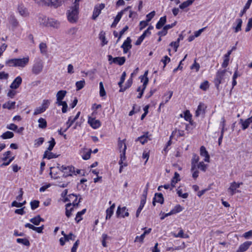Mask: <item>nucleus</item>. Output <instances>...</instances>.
Masks as SVG:
<instances>
[{"label": "nucleus", "instance_id": "obj_25", "mask_svg": "<svg viewBox=\"0 0 252 252\" xmlns=\"http://www.w3.org/2000/svg\"><path fill=\"white\" fill-rule=\"evenodd\" d=\"M115 207V203L112 204L110 207L106 210V220L109 219L114 213V210Z\"/></svg>", "mask_w": 252, "mask_h": 252}, {"label": "nucleus", "instance_id": "obj_31", "mask_svg": "<svg viewBox=\"0 0 252 252\" xmlns=\"http://www.w3.org/2000/svg\"><path fill=\"white\" fill-rule=\"evenodd\" d=\"M166 22V16L161 17L159 21L158 22L156 25V28L157 29H161L164 25L165 24Z\"/></svg>", "mask_w": 252, "mask_h": 252}, {"label": "nucleus", "instance_id": "obj_16", "mask_svg": "<svg viewBox=\"0 0 252 252\" xmlns=\"http://www.w3.org/2000/svg\"><path fill=\"white\" fill-rule=\"evenodd\" d=\"M200 155L201 157L204 158V160L205 162H209L210 161V156L205 147L203 146H202L200 148Z\"/></svg>", "mask_w": 252, "mask_h": 252}, {"label": "nucleus", "instance_id": "obj_24", "mask_svg": "<svg viewBox=\"0 0 252 252\" xmlns=\"http://www.w3.org/2000/svg\"><path fill=\"white\" fill-rule=\"evenodd\" d=\"M73 169L74 168L72 166H65L63 165L60 168L62 171L66 173V176H71Z\"/></svg>", "mask_w": 252, "mask_h": 252}, {"label": "nucleus", "instance_id": "obj_39", "mask_svg": "<svg viewBox=\"0 0 252 252\" xmlns=\"http://www.w3.org/2000/svg\"><path fill=\"white\" fill-rule=\"evenodd\" d=\"M15 105V101H9L8 102L4 103L2 105V107L4 109L6 108L9 110H10V109L14 108Z\"/></svg>", "mask_w": 252, "mask_h": 252}, {"label": "nucleus", "instance_id": "obj_41", "mask_svg": "<svg viewBox=\"0 0 252 252\" xmlns=\"http://www.w3.org/2000/svg\"><path fill=\"white\" fill-rule=\"evenodd\" d=\"M86 212V209H84L82 211L78 212L75 218V221L78 223L80 221L82 220V216L84 215Z\"/></svg>", "mask_w": 252, "mask_h": 252}, {"label": "nucleus", "instance_id": "obj_22", "mask_svg": "<svg viewBox=\"0 0 252 252\" xmlns=\"http://www.w3.org/2000/svg\"><path fill=\"white\" fill-rule=\"evenodd\" d=\"M242 22V20L241 19L238 18L236 19L235 22L233 26L235 32H238L241 30Z\"/></svg>", "mask_w": 252, "mask_h": 252}, {"label": "nucleus", "instance_id": "obj_7", "mask_svg": "<svg viewBox=\"0 0 252 252\" xmlns=\"http://www.w3.org/2000/svg\"><path fill=\"white\" fill-rule=\"evenodd\" d=\"M242 185V183H236L233 182L230 184L229 188L228 189V192L231 195H233L236 192H240V191L238 190V188Z\"/></svg>", "mask_w": 252, "mask_h": 252}, {"label": "nucleus", "instance_id": "obj_12", "mask_svg": "<svg viewBox=\"0 0 252 252\" xmlns=\"http://www.w3.org/2000/svg\"><path fill=\"white\" fill-rule=\"evenodd\" d=\"M206 106L203 103H200L195 111V117L203 116L205 113Z\"/></svg>", "mask_w": 252, "mask_h": 252}, {"label": "nucleus", "instance_id": "obj_64", "mask_svg": "<svg viewBox=\"0 0 252 252\" xmlns=\"http://www.w3.org/2000/svg\"><path fill=\"white\" fill-rule=\"evenodd\" d=\"M77 31H78V28H77L76 27H72V28H70L67 31V33L68 34H70L71 35H75L76 33V32H77Z\"/></svg>", "mask_w": 252, "mask_h": 252}, {"label": "nucleus", "instance_id": "obj_30", "mask_svg": "<svg viewBox=\"0 0 252 252\" xmlns=\"http://www.w3.org/2000/svg\"><path fill=\"white\" fill-rule=\"evenodd\" d=\"M149 140L150 139L149 138L148 133H146L145 134L138 137L136 141H139L142 144H144Z\"/></svg>", "mask_w": 252, "mask_h": 252}, {"label": "nucleus", "instance_id": "obj_62", "mask_svg": "<svg viewBox=\"0 0 252 252\" xmlns=\"http://www.w3.org/2000/svg\"><path fill=\"white\" fill-rule=\"evenodd\" d=\"M31 209L32 210H35L39 206V202L37 200H34L31 202Z\"/></svg>", "mask_w": 252, "mask_h": 252}, {"label": "nucleus", "instance_id": "obj_37", "mask_svg": "<svg viewBox=\"0 0 252 252\" xmlns=\"http://www.w3.org/2000/svg\"><path fill=\"white\" fill-rule=\"evenodd\" d=\"M65 206V215L67 218H69L71 216V212L73 210V208L71 207L70 203H67Z\"/></svg>", "mask_w": 252, "mask_h": 252}, {"label": "nucleus", "instance_id": "obj_50", "mask_svg": "<svg viewBox=\"0 0 252 252\" xmlns=\"http://www.w3.org/2000/svg\"><path fill=\"white\" fill-rule=\"evenodd\" d=\"M51 103V100L49 99H44L42 101V103L41 105V106L44 109V110H46V109L48 108Z\"/></svg>", "mask_w": 252, "mask_h": 252}, {"label": "nucleus", "instance_id": "obj_20", "mask_svg": "<svg viewBox=\"0 0 252 252\" xmlns=\"http://www.w3.org/2000/svg\"><path fill=\"white\" fill-rule=\"evenodd\" d=\"M252 242L246 241L240 245L239 249L236 252H244L246 251L249 247L252 245Z\"/></svg>", "mask_w": 252, "mask_h": 252}, {"label": "nucleus", "instance_id": "obj_47", "mask_svg": "<svg viewBox=\"0 0 252 252\" xmlns=\"http://www.w3.org/2000/svg\"><path fill=\"white\" fill-rule=\"evenodd\" d=\"M173 236L175 238H187L189 237V235L187 234H185L184 233L183 230L181 229L177 234H174Z\"/></svg>", "mask_w": 252, "mask_h": 252}, {"label": "nucleus", "instance_id": "obj_38", "mask_svg": "<svg viewBox=\"0 0 252 252\" xmlns=\"http://www.w3.org/2000/svg\"><path fill=\"white\" fill-rule=\"evenodd\" d=\"M67 92L65 90H61L58 92L56 94L57 100H63L65 97Z\"/></svg>", "mask_w": 252, "mask_h": 252}, {"label": "nucleus", "instance_id": "obj_14", "mask_svg": "<svg viewBox=\"0 0 252 252\" xmlns=\"http://www.w3.org/2000/svg\"><path fill=\"white\" fill-rule=\"evenodd\" d=\"M88 122L91 126L94 129H97L101 126L100 122L99 120H95V119L91 117H89Z\"/></svg>", "mask_w": 252, "mask_h": 252}, {"label": "nucleus", "instance_id": "obj_42", "mask_svg": "<svg viewBox=\"0 0 252 252\" xmlns=\"http://www.w3.org/2000/svg\"><path fill=\"white\" fill-rule=\"evenodd\" d=\"M38 127L40 128H45L47 127V122L44 118H40L38 120Z\"/></svg>", "mask_w": 252, "mask_h": 252}, {"label": "nucleus", "instance_id": "obj_23", "mask_svg": "<svg viewBox=\"0 0 252 252\" xmlns=\"http://www.w3.org/2000/svg\"><path fill=\"white\" fill-rule=\"evenodd\" d=\"M60 26V23L57 20L49 18L48 24L47 27H52L54 28L58 29Z\"/></svg>", "mask_w": 252, "mask_h": 252}, {"label": "nucleus", "instance_id": "obj_29", "mask_svg": "<svg viewBox=\"0 0 252 252\" xmlns=\"http://www.w3.org/2000/svg\"><path fill=\"white\" fill-rule=\"evenodd\" d=\"M69 199H68L67 198H64L63 201L64 202H66L67 201H70V199H74V200L73 201V202L72 204L73 206H77L78 203L80 202V200H79V201L77 202V197L76 195H74V194H70L69 195Z\"/></svg>", "mask_w": 252, "mask_h": 252}, {"label": "nucleus", "instance_id": "obj_9", "mask_svg": "<svg viewBox=\"0 0 252 252\" xmlns=\"http://www.w3.org/2000/svg\"><path fill=\"white\" fill-rule=\"evenodd\" d=\"M142 229L144 230V232L140 236H137L135 237L134 240L135 242H140V243H142L146 235L150 233L152 231L151 228L146 229V227L143 228Z\"/></svg>", "mask_w": 252, "mask_h": 252}, {"label": "nucleus", "instance_id": "obj_58", "mask_svg": "<svg viewBox=\"0 0 252 252\" xmlns=\"http://www.w3.org/2000/svg\"><path fill=\"white\" fill-rule=\"evenodd\" d=\"M49 145L47 148V151H51L53 149L54 147L56 144V142L53 138H51V140L49 141Z\"/></svg>", "mask_w": 252, "mask_h": 252}, {"label": "nucleus", "instance_id": "obj_49", "mask_svg": "<svg viewBox=\"0 0 252 252\" xmlns=\"http://www.w3.org/2000/svg\"><path fill=\"white\" fill-rule=\"evenodd\" d=\"M39 49L40 52L43 55H46L47 54V45L45 43L42 42L39 44Z\"/></svg>", "mask_w": 252, "mask_h": 252}, {"label": "nucleus", "instance_id": "obj_33", "mask_svg": "<svg viewBox=\"0 0 252 252\" xmlns=\"http://www.w3.org/2000/svg\"><path fill=\"white\" fill-rule=\"evenodd\" d=\"M99 38L101 41V45L102 46L107 44L108 41L105 38V32L104 31H102L100 32Z\"/></svg>", "mask_w": 252, "mask_h": 252}, {"label": "nucleus", "instance_id": "obj_60", "mask_svg": "<svg viewBox=\"0 0 252 252\" xmlns=\"http://www.w3.org/2000/svg\"><path fill=\"white\" fill-rule=\"evenodd\" d=\"M15 89L9 90L7 93V95L10 98H13L15 95L17 94V91L14 90Z\"/></svg>", "mask_w": 252, "mask_h": 252}, {"label": "nucleus", "instance_id": "obj_43", "mask_svg": "<svg viewBox=\"0 0 252 252\" xmlns=\"http://www.w3.org/2000/svg\"><path fill=\"white\" fill-rule=\"evenodd\" d=\"M44 158H46L48 159H50L52 158H57V156L55 154H53V153L49 151H46L44 152V155H43Z\"/></svg>", "mask_w": 252, "mask_h": 252}, {"label": "nucleus", "instance_id": "obj_45", "mask_svg": "<svg viewBox=\"0 0 252 252\" xmlns=\"http://www.w3.org/2000/svg\"><path fill=\"white\" fill-rule=\"evenodd\" d=\"M16 242L18 243L23 244L24 246H29L30 245L29 241L26 238H17L16 239Z\"/></svg>", "mask_w": 252, "mask_h": 252}, {"label": "nucleus", "instance_id": "obj_2", "mask_svg": "<svg viewBox=\"0 0 252 252\" xmlns=\"http://www.w3.org/2000/svg\"><path fill=\"white\" fill-rule=\"evenodd\" d=\"M231 72H230L228 73L227 72L226 70H219L216 75V77L214 80V83L217 89H219L220 85L221 83H223L226 81H228L230 77V75Z\"/></svg>", "mask_w": 252, "mask_h": 252}, {"label": "nucleus", "instance_id": "obj_36", "mask_svg": "<svg viewBox=\"0 0 252 252\" xmlns=\"http://www.w3.org/2000/svg\"><path fill=\"white\" fill-rule=\"evenodd\" d=\"M195 0H187L184 2H183L182 3H181L179 5V8L182 9H184L186 8H187L188 7L191 5L193 2Z\"/></svg>", "mask_w": 252, "mask_h": 252}, {"label": "nucleus", "instance_id": "obj_18", "mask_svg": "<svg viewBox=\"0 0 252 252\" xmlns=\"http://www.w3.org/2000/svg\"><path fill=\"white\" fill-rule=\"evenodd\" d=\"M176 24V22H175L171 24L165 25L161 31L158 32V35L160 36H165L167 34L168 30L175 26Z\"/></svg>", "mask_w": 252, "mask_h": 252}, {"label": "nucleus", "instance_id": "obj_53", "mask_svg": "<svg viewBox=\"0 0 252 252\" xmlns=\"http://www.w3.org/2000/svg\"><path fill=\"white\" fill-rule=\"evenodd\" d=\"M125 140L126 139L122 140L120 139V138L118 139V146L120 150V152H121L122 151L123 148L125 147V145H126L125 143Z\"/></svg>", "mask_w": 252, "mask_h": 252}, {"label": "nucleus", "instance_id": "obj_11", "mask_svg": "<svg viewBox=\"0 0 252 252\" xmlns=\"http://www.w3.org/2000/svg\"><path fill=\"white\" fill-rule=\"evenodd\" d=\"M116 215L117 217L125 218V217H128L129 216L128 210L126 207L121 208L119 206L116 212Z\"/></svg>", "mask_w": 252, "mask_h": 252}, {"label": "nucleus", "instance_id": "obj_19", "mask_svg": "<svg viewBox=\"0 0 252 252\" xmlns=\"http://www.w3.org/2000/svg\"><path fill=\"white\" fill-rule=\"evenodd\" d=\"M22 81V78L19 76H17L11 84L10 88L11 89H17L21 84Z\"/></svg>", "mask_w": 252, "mask_h": 252}, {"label": "nucleus", "instance_id": "obj_6", "mask_svg": "<svg viewBox=\"0 0 252 252\" xmlns=\"http://www.w3.org/2000/svg\"><path fill=\"white\" fill-rule=\"evenodd\" d=\"M36 2L48 5L49 6L57 8L60 6L63 2V0H34Z\"/></svg>", "mask_w": 252, "mask_h": 252}, {"label": "nucleus", "instance_id": "obj_21", "mask_svg": "<svg viewBox=\"0 0 252 252\" xmlns=\"http://www.w3.org/2000/svg\"><path fill=\"white\" fill-rule=\"evenodd\" d=\"M173 94V92L172 91L168 92L167 94H165L162 101L160 102L159 104V109L161 107L164 106V105L169 101V100L171 98Z\"/></svg>", "mask_w": 252, "mask_h": 252}, {"label": "nucleus", "instance_id": "obj_5", "mask_svg": "<svg viewBox=\"0 0 252 252\" xmlns=\"http://www.w3.org/2000/svg\"><path fill=\"white\" fill-rule=\"evenodd\" d=\"M148 71H146L145 72L143 75L141 76L140 77L141 78V81L143 83V85L142 86L139 87L137 89V91L139 92L138 95H137V98H140L142 97L143 95V93L144 92V90H145L147 85L149 82V79L147 77L148 76Z\"/></svg>", "mask_w": 252, "mask_h": 252}, {"label": "nucleus", "instance_id": "obj_4", "mask_svg": "<svg viewBox=\"0 0 252 252\" xmlns=\"http://www.w3.org/2000/svg\"><path fill=\"white\" fill-rule=\"evenodd\" d=\"M78 5L73 6L69 9L67 13V19L71 23H75L78 19Z\"/></svg>", "mask_w": 252, "mask_h": 252}, {"label": "nucleus", "instance_id": "obj_56", "mask_svg": "<svg viewBox=\"0 0 252 252\" xmlns=\"http://www.w3.org/2000/svg\"><path fill=\"white\" fill-rule=\"evenodd\" d=\"M183 208L180 205H177L171 210V213L176 214L182 211Z\"/></svg>", "mask_w": 252, "mask_h": 252}, {"label": "nucleus", "instance_id": "obj_46", "mask_svg": "<svg viewBox=\"0 0 252 252\" xmlns=\"http://www.w3.org/2000/svg\"><path fill=\"white\" fill-rule=\"evenodd\" d=\"M13 136V133L9 131H6L1 135V137L3 139H10L12 138Z\"/></svg>", "mask_w": 252, "mask_h": 252}, {"label": "nucleus", "instance_id": "obj_35", "mask_svg": "<svg viewBox=\"0 0 252 252\" xmlns=\"http://www.w3.org/2000/svg\"><path fill=\"white\" fill-rule=\"evenodd\" d=\"M131 40L129 37L126 38V39L124 41L123 44L121 46L122 48H127L131 49Z\"/></svg>", "mask_w": 252, "mask_h": 252}, {"label": "nucleus", "instance_id": "obj_54", "mask_svg": "<svg viewBox=\"0 0 252 252\" xmlns=\"http://www.w3.org/2000/svg\"><path fill=\"white\" fill-rule=\"evenodd\" d=\"M177 193L178 194L179 196H180L183 198L185 199L188 197V193H183L182 189H180L179 188L177 189Z\"/></svg>", "mask_w": 252, "mask_h": 252}, {"label": "nucleus", "instance_id": "obj_27", "mask_svg": "<svg viewBox=\"0 0 252 252\" xmlns=\"http://www.w3.org/2000/svg\"><path fill=\"white\" fill-rule=\"evenodd\" d=\"M49 21V17H47L44 15H41L38 18V22L40 25L47 27L48 26Z\"/></svg>", "mask_w": 252, "mask_h": 252}, {"label": "nucleus", "instance_id": "obj_59", "mask_svg": "<svg viewBox=\"0 0 252 252\" xmlns=\"http://www.w3.org/2000/svg\"><path fill=\"white\" fill-rule=\"evenodd\" d=\"M45 111V110H44V109L41 106H40L39 107H37L35 109L33 115H37L39 114L42 113Z\"/></svg>", "mask_w": 252, "mask_h": 252}, {"label": "nucleus", "instance_id": "obj_3", "mask_svg": "<svg viewBox=\"0 0 252 252\" xmlns=\"http://www.w3.org/2000/svg\"><path fill=\"white\" fill-rule=\"evenodd\" d=\"M43 67V61L40 58H35L32 66V73L35 75H37L42 72Z\"/></svg>", "mask_w": 252, "mask_h": 252}, {"label": "nucleus", "instance_id": "obj_26", "mask_svg": "<svg viewBox=\"0 0 252 252\" xmlns=\"http://www.w3.org/2000/svg\"><path fill=\"white\" fill-rule=\"evenodd\" d=\"M126 146L125 145V147H124L122 149V151L121 152H120L121 153L120 157V160L119 161V164H123L124 163H126V162H124L126 160Z\"/></svg>", "mask_w": 252, "mask_h": 252}, {"label": "nucleus", "instance_id": "obj_44", "mask_svg": "<svg viewBox=\"0 0 252 252\" xmlns=\"http://www.w3.org/2000/svg\"><path fill=\"white\" fill-rule=\"evenodd\" d=\"M75 122V121L74 120V119H73L72 116L69 117L65 124L66 127L65 129H64V132H65L73 125V124Z\"/></svg>", "mask_w": 252, "mask_h": 252}, {"label": "nucleus", "instance_id": "obj_28", "mask_svg": "<svg viewBox=\"0 0 252 252\" xmlns=\"http://www.w3.org/2000/svg\"><path fill=\"white\" fill-rule=\"evenodd\" d=\"M164 199L163 195L161 193H156L154 200L153 202V205H155V202L162 204L163 203Z\"/></svg>", "mask_w": 252, "mask_h": 252}, {"label": "nucleus", "instance_id": "obj_32", "mask_svg": "<svg viewBox=\"0 0 252 252\" xmlns=\"http://www.w3.org/2000/svg\"><path fill=\"white\" fill-rule=\"evenodd\" d=\"M126 62V58L124 57H115L113 59V63L122 65L124 64Z\"/></svg>", "mask_w": 252, "mask_h": 252}, {"label": "nucleus", "instance_id": "obj_63", "mask_svg": "<svg viewBox=\"0 0 252 252\" xmlns=\"http://www.w3.org/2000/svg\"><path fill=\"white\" fill-rule=\"evenodd\" d=\"M229 62V58L223 56V61L221 64V66L223 68L226 67L228 64Z\"/></svg>", "mask_w": 252, "mask_h": 252}, {"label": "nucleus", "instance_id": "obj_52", "mask_svg": "<svg viewBox=\"0 0 252 252\" xmlns=\"http://www.w3.org/2000/svg\"><path fill=\"white\" fill-rule=\"evenodd\" d=\"M44 141V139L43 137H40L34 140V146L35 147H38L41 145Z\"/></svg>", "mask_w": 252, "mask_h": 252}, {"label": "nucleus", "instance_id": "obj_8", "mask_svg": "<svg viewBox=\"0 0 252 252\" xmlns=\"http://www.w3.org/2000/svg\"><path fill=\"white\" fill-rule=\"evenodd\" d=\"M92 153L91 149L84 147L79 150V154L84 160H88L90 158Z\"/></svg>", "mask_w": 252, "mask_h": 252}, {"label": "nucleus", "instance_id": "obj_13", "mask_svg": "<svg viewBox=\"0 0 252 252\" xmlns=\"http://www.w3.org/2000/svg\"><path fill=\"white\" fill-rule=\"evenodd\" d=\"M105 7V5L103 3H101L99 5H96L94 9L93 14L92 18L94 20H95L100 14L101 11Z\"/></svg>", "mask_w": 252, "mask_h": 252}, {"label": "nucleus", "instance_id": "obj_1", "mask_svg": "<svg viewBox=\"0 0 252 252\" xmlns=\"http://www.w3.org/2000/svg\"><path fill=\"white\" fill-rule=\"evenodd\" d=\"M30 57L27 56L23 58H14L6 61V65L9 66H13L23 68L29 63Z\"/></svg>", "mask_w": 252, "mask_h": 252}, {"label": "nucleus", "instance_id": "obj_55", "mask_svg": "<svg viewBox=\"0 0 252 252\" xmlns=\"http://www.w3.org/2000/svg\"><path fill=\"white\" fill-rule=\"evenodd\" d=\"M99 94L100 96H104L106 95V92L104 88L103 84L102 82L99 84Z\"/></svg>", "mask_w": 252, "mask_h": 252}, {"label": "nucleus", "instance_id": "obj_34", "mask_svg": "<svg viewBox=\"0 0 252 252\" xmlns=\"http://www.w3.org/2000/svg\"><path fill=\"white\" fill-rule=\"evenodd\" d=\"M30 221L34 225H38L39 224L41 221H43L44 220L42 219L39 216H37L34 218L31 219Z\"/></svg>", "mask_w": 252, "mask_h": 252}, {"label": "nucleus", "instance_id": "obj_51", "mask_svg": "<svg viewBox=\"0 0 252 252\" xmlns=\"http://www.w3.org/2000/svg\"><path fill=\"white\" fill-rule=\"evenodd\" d=\"M177 135V137H181V136H184L185 135V132L184 131L181 130H175V131H173L171 135L170 136V138H171L173 135Z\"/></svg>", "mask_w": 252, "mask_h": 252}, {"label": "nucleus", "instance_id": "obj_61", "mask_svg": "<svg viewBox=\"0 0 252 252\" xmlns=\"http://www.w3.org/2000/svg\"><path fill=\"white\" fill-rule=\"evenodd\" d=\"M209 88V82L207 81H205L202 83L200 85V88L203 90L206 91Z\"/></svg>", "mask_w": 252, "mask_h": 252}, {"label": "nucleus", "instance_id": "obj_40", "mask_svg": "<svg viewBox=\"0 0 252 252\" xmlns=\"http://www.w3.org/2000/svg\"><path fill=\"white\" fill-rule=\"evenodd\" d=\"M199 158L196 155H194L192 158L191 161V170H194L195 169L196 163L198 162Z\"/></svg>", "mask_w": 252, "mask_h": 252}, {"label": "nucleus", "instance_id": "obj_10", "mask_svg": "<svg viewBox=\"0 0 252 252\" xmlns=\"http://www.w3.org/2000/svg\"><path fill=\"white\" fill-rule=\"evenodd\" d=\"M131 7L130 6H127L126 8H125L123 10H122L121 11L119 12L116 16L115 17L114 20L111 25L112 27H115L116 26L117 24L119 23L120 20H121L123 14L126 11H127L129 9H130Z\"/></svg>", "mask_w": 252, "mask_h": 252}, {"label": "nucleus", "instance_id": "obj_57", "mask_svg": "<svg viewBox=\"0 0 252 252\" xmlns=\"http://www.w3.org/2000/svg\"><path fill=\"white\" fill-rule=\"evenodd\" d=\"M197 168L205 172L207 168V165L205 164L203 161H201L197 164Z\"/></svg>", "mask_w": 252, "mask_h": 252}, {"label": "nucleus", "instance_id": "obj_15", "mask_svg": "<svg viewBox=\"0 0 252 252\" xmlns=\"http://www.w3.org/2000/svg\"><path fill=\"white\" fill-rule=\"evenodd\" d=\"M145 194L142 195V198L140 201V204L137 210L136 213V217H138L140 213H141L142 210L143 209L146 202V191H145Z\"/></svg>", "mask_w": 252, "mask_h": 252}, {"label": "nucleus", "instance_id": "obj_17", "mask_svg": "<svg viewBox=\"0 0 252 252\" xmlns=\"http://www.w3.org/2000/svg\"><path fill=\"white\" fill-rule=\"evenodd\" d=\"M252 123V117L249 118L245 120L241 119L239 124L241 125L242 129L245 130Z\"/></svg>", "mask_w": 252, "mask_h": 252}, {"label": "nucleus", "instance_id": "obj_48", "mask_svg": "<svg viewBox=\"0 0 252 252\" xmlns=\"http://www.w3.org/2000/svg\"><path fill=\"white\" fill-rule=\"evenodd\" d=\"M85 85V81L84 79L80 80L79 81H77L75 83V85L76 87V90L79 91L84 88Z\"/></svg>", "mask_w": 252, "mask_h": 252}]
</instances>
